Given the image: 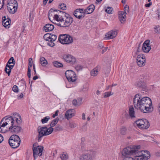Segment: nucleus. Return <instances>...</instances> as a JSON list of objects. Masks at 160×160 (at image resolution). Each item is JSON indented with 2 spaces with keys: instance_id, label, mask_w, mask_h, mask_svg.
I'll list each match as a JSON object with an SVG mask.
<instances>
[{
  "instance_id": "obj_1",
  "label": "nucleus",
  "mask_w": 160,
  "mask_h": 160,
  "mask_svg": "<svg viewBox=\"0 0 160 160\" xmlns=\"http://www.w3.org/2000/svg\"><path fill=\"white\" fill-rule=\"evenodd\" d=\"M140 95L137 94L134 97L133 102L135 108L144 113L152 111L153 107L151 99L147 97L142 98Z\"/></svg>"
},
{
  "instance_id": "obj_2",
  "label": "nucleus",
  "mask_w": 160,
  "mask_h": 160,
  "mask_svg": "<svg viewBox=\"0 0 160 160\" xmlns=\"http://www.w3.org/2000/svg\"><path fill=\"white\" fill-rule=\"evenodd\" d=\"M53 130V128L51 127L48 128L46 127H42L38 128V132L39 134L38 136V141H40L43 136H46L51 133Z\"/></svg>"
},
{
  "instance_id": "obj_3",
  "label": "nucleus",
  "mask_w": 160,
  "mask_h": 160,
  "mask_svg": "<svg viewBox=\"0 0 160 160\" xmlns=\"http://www.w3.org/2000/svg\"><path fill=\"white\" fill-rule=\"evenodd\" d=\"M60 12V13H62V15L61 19L62 22H61V25L62 26V27H66L69 26L72 23L73 21V18L68 14L66 13L63 12Z\"/></svg>"
},
{
  "instance_id": "obj_4",
  "label": "nucleus",
  "mask_w": 160,
  "mask_h": 160,
  "mask_svg": "<svg viewBox=\"0 0 160 160\" xmlns=\"http://www.w3.org/2000/svg\"><path fill=\"white\" fill-rule=\"evenodd\" d=\"M139 145L135 146L128 147L124 148L122 151V155L126 158H128V156L133 155L135 152H137L139 149Z\"/></svg>"
},
{
  "instance_id": "obj_5",
  "label": "nucleus",
  "mask_w": 160,
  "mask_h": 160,
  "mask_svg": "<svg viewBox=\"0 0 160 160\" xmlns=\"http://www.w3.org/2000/svg\"><path fill=\"white\" fill-rule=\"evenodd\" d=\"M20 141V138L18 136L13 135L10 137L8 140V143L12 148H15L19 146Z\"/></svg>"
},
{
  "instance_id": "obj_6",
  "label": "nucleus",
  "mask_w": 160,
  "mask_h": 160,
  "mask_svg": "<svg viewBox=\"0 0 160 160\" xmlns=\"http://www.w3.org/2000/svg\"><path fill=\"white\" fill-rule=\"evenodd\" d=\"M58 40L61 43L66 44H69L73 42L72 36L66 34L60 35Z\"/></svg>"
},
{
  "instance_id": "obj_7",
  "label": "nucleus",
  "mask_w": 160,
  "mask_h": 160,
  "mask_svg": "<svg viewBox=\"0 0 160 160\" xmlns=\"http://www.w3.org/2000/svg\"><path fill=\"white\" fill-rule=\"evenodd\" d=\"M66 77L69 82H74L77 78L75 73L72 70H68L65 72Z\"/></svg>"
},
{
  "instance_id": "obj_8",
  "label": "nucleus",
  "mask_w": 160,
  "mask_h": 160,
  "mask_svg": "<svg viewBox=\"0 0 160 160\" xmlns=\"http://www.w3.org/2000/svg\"><path fill=\"white\" fill-rule=\"evenodd\" d=\"M7 9L9 12L14 13L17 11L18 7L17 1H12L11 2L8 1Z\"/></svg>"
},
{
  "instance_id": "obj_9",
  "label": "nucleus",
  "mask_w": 160,
  "mask_h": 160,
  "mask_svg": "<svg viewBox=\"0 0 160 160\" xmlns=\"http://www.w3.org/2000/svg\"><path fill=\"white\" fill-rule=\"evenodd\" d=\"M43 147L41 146H38L36 147H33L32 148L33 156L34 160L38 156H41L42 154Z\"/></svg>"
},
{
  "instance_id": "obj_10",
  "label": "nucleus",
  "mask_w": 160,
  "mask_h": 160,
  "mask_svg": "<svg viewBox=\"0 0 160 160\" xmlns=\"http://www.w3.org/2000/svg\"><path fill=\"white\" fill-rule=\"evenodd\" d=\"M62 57L65 62L71 64H74L76 62V58L71 55L65 54L63 55Z\"/></svg>"
},
{
  "instance_id": "obj_11",
  "label": "nucleus",
  "mask_w": 160,
  "mask_h": 160,
  "mask_svg": "<svg viewBox=\"0 0 160 160\" xmlns=\"http://www.w3.org/2000/svg\"><path fill=\"white\" fill-rule=\"evenodd\" d=\"M148 121H136L135 123L140 128L147 129L149 127Z\"/></svg>"
},
{
  "instance_id": "obj_12",
  "label": "nucleus",
  "mask_w": 160,
  "mask_h": 160,
  "mask_svg": "<svg viewBox=\"0 0 160 160\" xmlns=\"http://www.w3.org/2000/svg\"><path fill=\"white\" fill-rule=\"evenodd\" d=\"M137 63L140 67H142L145 65L146 62L145 57L142 54L138 55L137 58Z\"/></svg>"
},
{
  "instance_id": "obj_13",
  "label": "nucleus",
  "mask_w": 160,
  "mask_h": 160,
  "mask_svg": "<svg viewBox=\"0 0 160 160\" xmlns=\"http://www.w3.org/2000/svg\"><path fill=\"white\" fill-rule=\"evenodd\" d=\"M95 9V6L93 4H91L86 9H78V10H82L84 12V14H89L92 13Z\"/></svg>"
},
{
  "instance_id": "obj_14",
  "label": "nucleus",
  "mask_w": 160,
  "mask_h": 160,
  "mask_svg": "<svg viewBox=\"0 0 160 160\" xmlns=\"http://www.w3.org/2000/svg\"><path fill=\"white\" fill-rule=\"evenodd\" d=\"M117 32L115 30H112L107 33L105 35L106 38L108 39H112L117 36Z\"/></svg>"
},
{
  "instance_id": "obj_15",
  "label": "nucleus",
  "mask_w": 160,
  "mask_h": 160,
  "mask_svg": "<svg viewBox=\"0 0 160 160\" xmlns=\"http://www.w3.org/2000/svg\"><path fill=\"white\" fill-rule=\"evenodd\" d=\"M57 38L56 35L48 33L45 34L43 36V38L45 40H48L49 39L51 41H54Z\"/></svg>"
},
{
  "instance_id": "obj_16",
  "label": "nucleus",
  "mask_w": 160,
  "mask_h": 160,
  "mask_svg": "<svg viewBox=\"0 0 160 160\" xmlns=\"http://www.w3.org/2000/svg\"><path fill=\"white\" fill-rule=\"evenodd\" d=\"M80 160H93V158L91 154L84 153L81 155Z\"/></svg>"
},
{
  "instance_id": "obj_17",
  "label": "nucleus",
  "mask_w": 160,
  "mask_h": 160,
  "mask_svg": "<svg viewBox=\"0 0 160 160\" xmlns=\"http://www.w3.org/2000/svg\"><path fill=\"white\" fill-rule=\"evenodd\" d=\"M11 21L9 18L7 19L5 16L2 18V25L5 27L9 28L10 27Z\"/></svg>"
},
{
  "instance_id": "obj_18",
  "label": "nucleus",
  "mask_w": 160,
  "mask_h": 160,
  "mask_svg": "<svg viewBox=\"0 0 160 160\" xmlns=\"http://www.w3.org/2000/svg\"><path fill=\"white\" fill-rule=\"evenodd\" d=\"M134 85L136 87L140 88H145L146 87L145 83L141 80L136 82L134 84Z\"/></svg>"
},
{
  "instance_id": "obj_19",
  "label": "nucleus",
  "mask_w": 160,
  "mask_h": 160,
  "mask_svg": "<svg viewBox=\"0 0 160 160\" xmlns=\"http://www.w3.org/2000/svg\"><path fill=\"white\" fill-rule=\"evenodd\" d=\"M150 153L149 152L147 151L146 153L144 154V155L142 156L139 157L138 158H136V160H147L150 158Z\"/></svg>"
},
{
  "instance_id": "obj_20",
  "label": "nucleus",
  "mask_w": 160,
  "mask_h": 160,
  "mask_svg": "<svg viewBox=\"0 0 160 160\" xmlns=\"http://www.w3.org/2000/svg\"><path fill=\"white\" fill-rule=\"evenodd\" d=\"M125 12L123 11H119L118 14V18L120 22L123 23L126 21V16Z\"/></svg>"
},
{
  "instance_id": "obj_21",
  "label": "nucleus",
  "mask_w": 160,
  "mask_h": 160,
  "mask_svg": "<svg viewBox=\"0 0 160 160\" xmlns=\"http://www.w3.org/2000/svg\"><path fill=\"white\" fill-rule=\"evenodd\" d=\"M100 69V66L98 65L96 68L92 69L90 72L91 75L93 77H95L98 74V72Z\"/></svg>"
},
{
  "instance_id": "obj_22",
  "label": "nucleus",
  "mask_w": 160,
  "mask_h": 160,
  "mask_svg": "<svg viewBox=\"0 0 160 160\" xmlns=\"http://www.w3.org/2000/svg\"><path fill=\"white\" fill-rule=\"evenodd\" d=\"M9 131L12 133H17L21 130V128L19 126L18 127H9Z\"/></svg>"
},
{
  "instance_id": "obj_23",
  "label": "nucleus",
  "mask_w": 160,
  "mask_h": 160,
  "mask_svg": "<svg viewBox=\"0 0 160 160\" xmlns=\"http://www.w3.org/2000/svg\"><path fill=\"white\" fill-rule=\"evenodd\" d=\"M28 74L27 75L29 78H30L31 77V69L30 68L32 67V65L33 62L32 61V58H30L28 59Z\"/></svg>"
},
{
  "instance_id": "obj_24",
  "label": "nucleus",
  "mask_w": 160,
  "mask_h": 160,
  "mask_svg": "<svg viewBox=\"0 0 160 160\" xmlns=\"http://www.w3.org/2000/svg\"><path fill=\"white\" fill-rule=\"evenodd\" d=\"M54 28L52 24L48 23L44 26V30L46 32H50Z\"/></svg>"
},
{
  "instance_id": "obj_25",
  "label": "nucleus",
  "mask_w": 160,
  "mask_h": 160,
  "mask_svg": "<svg viewBox=\"0 0 160 160\" xmlns=\"http://www.w3.org/2000/svg\"><path fill=\"white\" fill-rule=\"evenodd\" d=\"M82 100V99L80 98H78L77 99H74L72 101V104L75 106H78L81 104Z\"/></svg>"
},
{
  "instance_id": "obj_26",
  "label": "nucleus",
  "mask_w": 160,
  "mask_h": 160,
  "mask_svg": "<svg viewBox=\"0 0 160 160\" xmlns=\"http://www.w3.org/2000/svg\"><path fill=\"white\" fill-rule=\"evenodd\" d=\"M20 121H8L9 124L10 125V127L19 126V124Z\"/></svg>"
},
{
  "instance_id": "obj_27",
  "label": "nucleus",
  "mask_w": 160,
  "mask_h": 160,
  "mask_svg": "<svg viewBox=\"0 0 160 160\" xmlns=\"http://www.w3.org/2000/svg\"><path fill=\"white\" fill-rule=\"evenodd\" d=\"M13 67V65H8L7 64L5 69V71L8 76H9L11 72V70Z\"/></svg>"
},
{
  "instance_id": "obj_28",
  "label": "nucleus",
  "mask_w": 160,
  "mask_h": 160,
  "mask_svg": "<svg viewBox=\"0 0 160 160\" xmlns=\"http://www.w3.org/2000/svg\"><path fill=\"white\" fill-rule=\"evenodd\" d=\"M129 117L131 119L135 117V112L134 110V108L132 107H130L129 110Z\"/></svg>"
},
{
  "instance_id": "obj_29",
  "label": "nucleus",
  "mask_w": 160,
  "mask_h": 160,
  "mask_svg": "<svg viewBox=\"0 0 160 160\" xmlns=\"http://www.w3.org/2000/svg\"><path fill=\"white\" fill-rule=\"evenodd\" d=\"M138 150L139 149L137 152H135L133 154L135 156L136 158H138L139 157L142 156L144 154L146 153V152L145 151H138Z\"/></svg>"
},
{
  "instance_id": "obj_30",
  "label": "nucleus",
  "mask_w": 160,
  "mask_h": 160,
  "mask_svg": "<svg viewBox=\"0 0 160 160\" xmlns=\"http://www.w3.org/2000/svg\"><path fill=\"white\" fill-rule=\"evenodd\" d=\"M142 48L143 52L145 53L148 52L151 49L150 46H145L143 45Z\"/></svg>"
},
{
  "instance_id": "obj_31",
  "label": "nucleus",
  "mask_w": 160,
  "mask_h": 160,
  "mask_svg": "<svg viewBox=\"0 0 160 160\" xmlns=\"http://www.w3.org/2000/svg\"><path fill=\"white\" fill-rule=\"evenodd\" d=\"M73 116L71 112V110H68L66 112L65 115V117L66 119H70Z\"/></svg>"
},
{
  "instance_id": "obj_32",
  "label": "nucleus",
  "mask_w": 160,
  "mask_h": 160,
  "mask_svg": "<svg viewBox=\"0 0 160 160\" xmlns=\"http://www.w3.org/2000/svg\"><path fill=\"white\" fill-rule=\"evenodd\" d=\"M13 118L14 120V119L15 120H18L19 119L21 120L22 118L21 116L18 113L14 112L13 113Z\"/></svg>"
},
{
  "instance_id": "obj_33",
  "label": "nucleus",
  "mask_w": 160,
  "mask_h": 160,
  "mask_svg": "<svg viewBox=\"0 0 160 160\" xmlns=\"http://www.w3.org/2000/svg\"><path fill=\"white\" fill-rule=\"evenodd\" d=\"M40 63L43 66H46L47 64V61L45 59V58L43 57L40 58Z\"/></svg>"
},
{
  "instance_id": "obj_34",
  "label": "nucleus",
  "mask_w": 160,
  "mask_h": 160,
  "mask_svg": "<svg viewBox=\"0 0 160 160\" xmlns=\"http://www.w3.org/2000/svg\"><path fill=\"white\" fill-rule=\"evenodd\" d=\"M60 157L62 160H67L68 157L66 153L63 152L60 154Z\"/></svg>"
},
{
  "instance_id": "obj_35",
  "label": "nucleus",
  "mask_w": 160,
  "mask_h": 160,
  "mask_svg": "<svg viewBox=\"0 0 160 160\" xmlns=\"http://www.w3.org/2000/svg\"><path fill=\"white\" fill-rule=\"evenodd\" d=\"M53 65L57 68H60L63 67L62 64L58 61H55L53 62Z\"/></svg>"
},
{
  "instance_id": "obj_36",
  "label": "nucleus",
  "mask_w": 160,
  "mask_h": 160,
  "mask_svg": "<svg viewBox=\"0 0 160 160\" xmlns=\"http://www.w3.org/2000/svg\"><path fill=\"white\" fill-rule=\"evenodd\" d=\"M15 62L14 60L13 57H12L8 61V62H7V64H8V65H9V64H13L12 65H13V66H14L15 64Z\"/></svg>"
},
{
  "instance_id": "obj_37",
  "label": "nucleus",
  "mask_w": 160,
  "mask_h": 160,
  "mask_svg": "<svg viewBox=\"0 0 160 160\" xmlns=\"http://www.w3.org/2000/svg\"><path fill=\"white\" fill-rule=\"evenodd\" d=\"M127 129L124 127H122L120 129V132L121 134L122 135H124L126 133Z\"/></svg>"
},
{
  "instance_id": "obj_38",
  "label": "nucleus",
  "mask_w": 160,
  "mask_h": 160,
  "mask_svg": "<svg viewBox=\"0 0 160 160\" xmlns=\"http://www.w3.org/2000/svg\"><path fill=\"white\" fill-rule=\"evenodd\" d=\"M154 32L157 33H160V27L159 25L155 26L154 27Z\"/></svg>"
},
{
  "instance_id": "obj_39",
  "label": "nucleus",
  "mask_w": 160,
  "mask_h": 160,
  "mask_svg": "<svg viewBox=\"0 0 160 160\" xmlns=\"http://www.w3.org/2000/svg\"><path fill=\"white\" fill-rule=\"evenodd\" d=\"M106 12L108 13H112L113 12V8L110 7H108L105 9Z\"/></svg>"
},
{
  "instance_id": "obj_40",
  "label": "nucleus",
  "mask_w": 160,
  "mask_h": 160,
  "mask_svg": "<svg viewBox=\"0 0 160 160\" xmlns=\"http://www.w3.org/2000/svg\"><path fill=\"white\" fill-rule=\"evenodd\" d=\"M1 120H14L13 117L11 116H7L3 118Z\"/></svg>"
},
{
  "instance_id": "obj_41",
  "label": "nucleus",
  "mask_w": 160,
  "mask_h": 160,
  "mask_svg": "<svg viewBox=\"0 0 160 160\" xmlns=\"http://www.w3.org/2000/svg\"><path fill=\"white\" fill-rule=\"evenodd\" d=\"M113 93H112L111 92H108L104 93V98H105L109 97L110 95H113Z\"/></svg>"
},
{
  "instance_id": "obj_42",
  "label": "nucleus",
  "mask_w": 160,
  "mask_h": 160,
  "mask_svg": "<svg viewBox=\"0 0 160 160\" xmlns=\"http://www.w3.org/2000/svg\"><path fill=\"white\" fill-rule=\"evenodd\" d=\"M59 8L63 10H66L67 8L66 4L63 3H62L61 4H60Z\"/></svg>"
},
{
  "instance_id": "obj_43",
  "label": "nucleus",
  "mask_w": 160,
  "mask_h": 160,
  "mask_svg": "<svg viewBox=\"0 0 160 160\" xmlns=\"http://www.w3.org/2000/svg\"><path fill=\"white\" fill-rule=\"evenodd\" d=\"M46 40L48 41V42H47V44L48 45L51 47H53L54 46L55 44L53 42H54V41H51L50 39H49L48 40Z\"/></svg>"
},
{
  "instance_id": "obj_44",
  "label": "nucleus",
  "mask_w": 160,
  "mask_h": 160,
  "mask_svg": "<svg viewBox=\"0 0 160 160\" xmlns=\"http://www.w3.org/2000/svg\"><path fill=\"white\" fill-rule=\"evenodd\" d=\"M110 68L109 67H106L105 68L104 70L105 74H108L110 72Z\"/></svg>"
},
{
  "instance_id": "obj_45",
  "label": "nucleus",
  "mask_w": 160,
  "mask_h": 160,
  "mask_svg": "<svg viewBox=\"0 0 160 160\" xmlns=\"http://www.w3.org/2000/svg\"><path fill=\"white\" fill-rule=\"evenodd\" d=\"M12 90L15 92H18V89L17 86L14 85L12 87Z\"/></svg>"
},
{
  "instance_id": "obj_46",
  "label": "nucleus",
  "mask_w": 160,
  "mask_h": 160,
  "mask_svg": "<svg viewBox=\"0 0 160 160\" xmlns=\"http://www.w3.org/2000/svg\"><path fill=\"white\" fill-rule=\"evenodd\" d=\"M58 121H52L50 123V126L51 128L54 126L58 123Z\"/></svg>"
},
{
  "instance_id": "obj_47",
  "label": "nucleus",
  "mask_w": 160,
  "mask_h": 160,
  "mask_svg": "<svg viewBox=\"0 0 160 160\" xmlns=\"http://www.w3.org/2000/svg\"><path fill=\"white\" fill-rule=\"evenodd\" d=\"M76 69L78 71H79L82 70L83 68V67L81 65H78L76 66Z\"/></svg>"
},
{
  "instance_id": "obj_48",
  "label": "nucleus",
  "mask_w": 160,
  "mask_h": 160,
  "mask_svg": "<svg viewBox=\"0 0 160 160\" xmlns=\"http://www.w3.org/2000/svg\"><path fill=\"white\" fill-rule=\"evenodd\" d=\"M78 9L76 10L74 12V15L76 17L80 19L81 17H82V15H77V13H78L77 10Z\"/></svg>"
},
{
  "instance_id": "obj_49",
  "label": "nucleus",
  "mask_w": 160,
  "mask_h": 160,
  "mask_svg": "<svg viewBox=\"0 0 160 160\" xmlns=\"http://www.w3.org/2000/svg\"><path fill=\"white\" fill-rule=\"evenodd\" d=\"M60 17H59L58 15L55 14L54 15V19L56 20L58 22L59 21V19H60V18H62V16H61L60 15H59Z\"/></svg>"
},
{
  "instance_id": "obj_50",
  "label": "nucleus",
  "mask_w": 160,
  "mask_h": 160,
  "mask_svg": "<svg viewBox=\"0 0 160 160\" xmlns=\"http://www.w3.org/2000/svg\"><path fill=\"white\" fill-rule=\"evenodd\" d=\"M69 127L71 128H74L76 126V124H75L73 122H71V121L69 122Z\"/></svg>"
},
{
  "instance_id": "obj_51",
  "label": "nucleus",
  "mask_w": 160,
  "mask_h": 160,
  "mask_svg": "<svg viewBox=\"0 0 160 160\" xmlns=\"http://www.w3.org/2000/svg\"><path fill=\"white\" fill-rule=\"evenodd\" d=\"M124 11L123 12H125V14H127L126 13V11H127L128 12H129V8L128 6L127 5L125 6L124 8Z\"/></svg>"
},
{
  "instance_id": "obj_52",
  "label": "nucleus",
  "mask_w": 160,
  "mask_h": 160,
  "mask_svg": "<svg viewBox=\"0 0 160 160\" xmlns=\"http://www.w3.org/2000/svg\"><path fill=\"white\" fill-rule=\"evenodd\" d=\"M61 18H60V19H59V21H58V22H57V23H56L55 24H56V25H58V26H59L61 27H62V26L61 25V22H62V20H61Z\"/></svg>"
},
{
  "instance_id": "obj_53",
  "label": "nucleus",
  "mask_w": 160,
  "mask_h": 160,
  "mask_svg": "<svg viewBox=\"0 0 160 160\" xmlns=\"http://www.w3.org/2000/svg\"><path fill=\"white\" fill-rule=\"evenodd\" d=\"M149 42L150 40H147L144 42L143 44V45L150 46Z\"/></svg>"
},
{
  "instance_id": "obj_54",
  "label": "nucleus",
  "mask_w": 160,
  "mask_h": 160,
  "mask_svg": "<svg viewBox=\"0 0 160 160\" xmlns=\"http://www.w3.org/2000/svg\"><path fill=\"white\" fill-rule=\"evenodd\" d=\"M55 129L57 131H60L62 130V128L61 126L59 125H57L55 127Z\"/></svg>"
},
{
  "instance_id": "obj_55",
  "label": "nucleus",
  "mask_w": 160,
  "mask_h": 160,
  "mask_svg": "<svg viewBox=\"0 0 160 160\" xmlns=\"http://www.w3.org/2000/svg\"><path fill=\"white\" fill-rule=\"evenodd\" d=\"M69 110H71V112L72 114V115L73 116H74L75 115V111L74 109H70Z\"/></svg>"
},
{
  "instance_id": "obj_56",
  "label": "nucleus",
  "mask_w": 160,
  "mask_h": 160,
  "mask_svg": "<svg viewBox=\"0 0 160 160\" xmlns=\"http://www.w3.org/2000/svg\"><path fill=\"white\" fill-rule=\"evenodd\" d=\"M140 45L139 44L138 45V48L137 49V51L135 52V54H136V55L138 54V53H139V52H140Z\"/></svg>"
},
{
  "instance_id": "obj_57",
  "label": "nucleus",
  "mask_w": 160,
  "mask_h": 160,
  "mask_svg": "<svg viewBox=\"0 0 160 160\" xmlns=\"http://www.w3.org/2000/svg\"><path fill=\"white\" fill-rule=\"evenodd\" d=\"M9 124V122H3L2 124V125H1V127H5L6 125L7 124Z\"/></svg>"
},
{
  "instance_id": "obj_58",
  "label": "nucleus",
  "mask_w": 160,
  "mask_h": 160,
  "mask_svg": "<svg viewBox=\"0 0 160 160\" xmlns=\"http://www.w3.org/2000/svg\"><path fill=\"white\" fill-rule=\"evenodd\" d=\"M108 49V47H106V48H104L102 50V53L103 54V53H104L105 52H106L107 50Z\"/></svg>"
},
{
  "instance_id": "obj_59",
  "label": "nucleus",
  "mask_w": 160,
  "mask_h": 160,
  "mask_svg": "<svg viewBox=\"0 0 160 160\" xmlns=\"http://www.w3.org/2000/svg\"><path fill=\"white\" fill-rule=\"evenodd\" d=\"M123 160H135L132 158L129 157L128 158H125Z\"/></svg>"
},
{
  "instance_id": "obj_60",
  "label": "nucleus",
  "mask_w": 160,
  "mask_h": 160,
  "mask_svg": "<svg viewBox=\"0 0 160 160\" xmlns=\"http://www.w3.org/2000/svg\"><path fill=\"white\" fill-rule=\"evenodd\" d=\"M158 112L159 113V114L160 115V103H159L158 106Z\"/></svg>"
},
{
  "instance_id": "obj_61",
  "label": "nucleus",
  "mask_w": 160,
  "mask_h": 160,
  "mask_svg": "<svg viewBox=\"0 0 160 160\" xmlns=\"http://www.w3.org/2000/svg\"><path fill=\"white\" fill-rule=\"evenodd\" d=\"M23 93H21L20 94L18 97V99H20L23 98Z\"/></svg>"
},
{
  "instance_id": "obj_62",
  "label": "nucleus",
  "mask_w": 160,
  "mask_h": 160,
  "mask_svg": "<svg viewBox=\"0 0 160 160\" xmlns=\"http://www.w3.org/2000/svg\"><path fill=\"white\" fill-rule=\"evenodd\" d=\"M3 140V138L2 136L0 134V143Z\"/></svg>"
},
{
  "instance_id": "obj_63",
  "label": "nucleus",
  "mask_w": 160,
  "mask_h": 160,
  "mask_svg": "<svg viewBox=\"0 0 160 160\" xmlns=\"http://www.w3.org/2000/svg\"><path fill=\"white\" fill-rule=\"evenodd\" d=\"M50 119L49 116H47L44 118L42 119L41 120H49Z\"/></svg>"
},
{
  "instance_id": "obj_64",
  "label": "nucleus",
  "mask_w": 160,
  "mask_h": 160,
  "mask_svg": "<svg viewBox=\"0 0 160 160\" xmlns=\"http://www.w3.org/2000/svg\"><path fill=\"white\" fill-rule=\"evenodd\" d=\"M82 129L83 131H86L87 130L86 126V125L83 126L82 127Z\"/></svg>"
}]
</instances>
